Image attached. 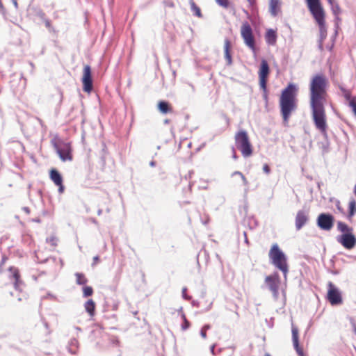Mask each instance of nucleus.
Returning <instances> with one entry per match:
<instances>
[{
  "mask_svg": "<svg viewBox=\"0 0 356 356\" xmlns=\"http://www.w3.org/2000/svg\"><path fill=\"white\" fill-rule=\"evenodd\" d=\"M86 311L90 316H93L95 313V302L92 299H89L84 304Z\"/></svg>",
  "mask_w": 356,
  "mask_h": 356,
  "instance_id": "nucleus-22",
  "label": "nucleus"
},
{
  "mask_svg": "<svg viewBox=\"0 0 356 356\" xmlns=\"http://www.w3.org/2000/svg\"><path fill=\"white\" fill-rule=\"evenodd\" d=\"M189 2L191 10L194 13V14L198 17H202V15L200 8L196 5L193 0H190Z\"/></svg>",
  "mask_w": 356,
  "mask_h": 356,
  "instance_id": "nucleus-26",
  "label": "nucleus"
},
{
  "mask_svg": "<svg viewBox=\"0 0 356 356\" xmlns=\"http://www.w3.org/2000/svg\"><path fill=\"white\" fill-rule=\"evenodd\" d=\"M157 108L163 114L173 113V107L171 104L165 101H160L158 102Z\"/></svg>",
  "mask_w": 356,
  "mask_h": 356,
  "instance_id": "nucleus-18",
  "label": "nucleus"
},
{
  "mask_svg": "<svg viewBox=\"0 0 356 356\" xmlns=\"http://www.w3.org/2000/svg\"><path fill=\"white\" fill-rule=\"evenodd\" d=\"M45 24H46V26H47V27H49V26H50V22H49V20H47V21L45 22Z\"/></svg>",
  "mask_w": 356,
  "mask_h": 356,
  "instance_id": "nucleus-37",
  "label": "nucleus"
},
{
  "mask_svg": "<svg viewBox=\"0 0 356 356\" xmlns=\"http://www.w3.org/2000/svg\"><path fill=\"white\" fill-rule=\"evenodd\" d=\"M354 192H355V194L356 195V184H355V188H354Z\"/></svg>",
  "mask_w": 356,
  "mask_h": 356,
  "instance_id": "nucleus-39",
  "label": "nucleus"
},
{
  "mask_svg": "<svg viewBox=\"0 0 356 356\" xmlns=\"http://www.w3.org/2000/svg\"><path fill=\"white\" fill-rule=\"evenodd\" d=\"M202 329H204V330H206V331H207L208 329H209V325H204V326L202 327Z\"/></svg>",
  "mask_w": 356,
  "mask_h": 356,
  "instance_id": "nucleus-38",
  "label": "nucleus"
},
{
  "mask_svg": "<svg viewBox=\"0 0 356 356\" xmlns=\"http://www.w3.org/2000/svg\"><path fill=\"white\" fill-rule=\"evenodd\" d=\"M49 178L53 183L58 187L59 193H63L65 191V186L63 185V179L60 172L55 168H52L49 170Z\"/></svg>",
  "mask_w": 356,
  "mask_h": 356,
  "instance_id": "nucleus-14",
  "label": "nucleus"
},
{
  "mask_svg": "<svg viewBox=\"0 0 356 356\" xmlns=\"http://www.w3.org/2000/svg\"><path fill=\"white\" fill-rule=\"evenodd\" d=\"M4 9L1 0H0V11H2Z\"/></svg>",
  "mask_w": 356,
  "mask_h": 356,
  "instance_id": "nucleus-36",
  "label": "nucleus"
},
{
  "mask_svg": "<svg viewBox=\"0 0 356 356\" xmlns=\"http://www.w3.org/2000/svg\"><path fill=\"white\" fill-rule=\"evenodd\" d=\"M308 8L321 29L325 26V12L320 0H306Z\"/></svg>",
  "mask_w": 356,
  "mask_h": 356,
  "instance_id": "nucleus-6",
  "label": "nucleus"
},
{
  "mask_svg": "<svg viewBox=\"0 0 356 356\" xmlns=\"http://www.w3.org/2000/svg\"><path fill=\"white\" fill-rule=\"evenodd\" d=\"M54 147L63 161H71L73 159L72 146L70 143H62L60 145L55 144Z\"/></svg>",
  "mask_w": 356,
  "mask_h": 356,
  "instance_id": "nucleus-9",
  "label": "nucleus"
},
{
  "mask_svg": "<svg viewBox=\"0 0 356 356\" xmlns=\"http://www.w3.org/2000/svg\"><path fill=\"white\" fill-rule=\"evenodd\" d=\"M330 3H332V0H327Z\"/></svg>",
  "mask_w": 356,
  "mask_h": 356,
  "instance_id": "nucleus-41",
  "label": "nucleus"
},
{
  "mask_svg": "<svg viewBox=\"0 0 356 356\" xmlns=\"http://www.w3.org/2000/svg\"><path fill=\"white\" fill-rule=\"evenodd\" d=\"M263 170L266 174L268 175L270 172V168L269 165L266 163L263 165Z\"/></svg>",
  "mask_w": 356,
  "mask_h": 356,
  "instance_id": "nucleus-31",
  "label": "nucleus"
},
{
  "mask_svg": "<svg viewBox=\"0 0 356 356\" xmlns=\"http://www.w3.org/2000/svg\"><path fill=\"white\" fill-rule=\"evenodd\" d=\"M329 80L323 74H314L309 84V107L316 129L324 138L327 137V118L325 111L330 97L327 90Z\"/></svg>",
  "mask_w": 356,
  "mask_h": 356,
  "instance_id": "nucleus-1",
  "label": "nucleus"
},
{
  "mask_svg": "<svg viewBox=\"0 0 356 356\" xmlns=\"http://www.w3.org/2000/svg\"><path fill=\"white\" fill-rule=\"evenodd\" d=\"M216 3L224 8H229L230 2L229 0H216Z\"/></svg>",
  "mask_w": 356,
  "mask_h": 356,
  "instance_id": "nucleus-29",
  "label": "nucleus"
},
{
  "mask_svg": "<svg viewBox=\"0 0 356 356\" xmlns=\"http://www.w3.org/2000/svg\"><path fill=\"white\" fill-rule=\"evenodd\" d=\"M231 42L229 39H226L224 42V51H225V58L227 60V63L228 65H232V55L230 53L231 50Z\"/></svg>",
  "mask_w": 356,
  "mask_h": 356,
  "instance_id": "nucleus-20",
  "label": "nucleus"
},
{
  "mask_svg": "<svg viewBox=\"0 0 356 356\" xmlns=\"http://www.w3.org/2000/svg\"><path fill=\"white\" fill-rule=\"evenodd\" d=\"M277 32L273 29L267 30L265 34V40L268 44L275 45L277 42Z\"/></svg>",
  "mask_w": 356,
  "mask_h": 356,
  "instance_id": "nucleus-19",
  "label": "nucleus"
},
{
  "mask_svg": "<svg viewBox=\"0 0 356 356\" xmlns=\"http://www.w3.org/2000/svg\"><path fill=\"white\" fill-rule=\"evenodd\" d=\"M268 256L272 264L286 275L288 272L286 258L277 243L271 246Z\"/></svg>",
  "mask_w": 356,
  "mask_h": 356,
  "instance_id": "nucleus-5",
  "label": "nucleus"
},
{
  "mask_svg": "<svg viewBox=\"0 0 356 356\" xmlns=\"http://www.w3.org/2000/svg\"><path fill=\"white\" fill-rule=\"evenodd\" d=\"M298 88L292 83H289L287 86L282 90L279 100V106L283 123L285 126L288 125L292 113L298 108Z\"/></svg>",
  "mask_w": 356,
  "mask_h": 356,
  "instance_id": "nucleus-2",
  "label": "nucleus"
},
{
  "mask_svg": "<svg viewBox=\"0 0 356 356\" xmlns=\"http://www.w3.org/2000/svg\"><path fill=\"white\" fill-rule=\"evenodd\" d=\"M328 290L327 299L332 305H340L343 302L341 292L338 288L331 282L327 284Z\"/></svg>",
  "mask_w": 356,
  "mask_h": 356,
  "instance_id": "nucleus-10",
  "label": "nucleus"
},
{
  "mask_svg": "<svg viewBox=\"0 0 356 356\" xmlns=\"http://www.w3.org/2000/svg\"><path fill=\"white\" fill-rule=\"evenodd\" d=\"M99 261V257L98 256H95L93 257V264L92 265L97 264Z\"/></svg>",
  "mask_w": 356,
  "mask_h": 356,
  "instance_id": "nucleus-33",
  "label": "nucleus"
},
{
  "mask_svg": "<svg viewBox=\"0 0 356 356\" xmlns=\"http://www.w3.org/2000/svg\"><path fill=\"white\" fill-rule=\"evenodd\" d=\"M241 35L245 45L249 47L253 53H256L255 39L252 29L248 22H243L241 26Z\"/></svg>",
  "mask_w": 356,
  "mask_h": 356,
  "instance_id": "nucleus-7",
  "label": "nucleus"
},
{
  "mask_svg": "<svg viewBox=\"0 0 356 356\" xmlns=\"http://www.w3.org/2000/svg\"><path fill=\"white\" fill-rule=\"evenodd\" d=\"M250 6L253 8L256 5L257 0H247Z\"/></svg>",
  "mask_w": 356,
  "mask_h": 356,
  "instance_id": "nucleus-32",
  "label": "nucleus"
},
{
  "mask_svg": "<svg viewBox=\"0 0 356 356\" xmlns=\"http://www.w3.org/2000/svg\"><path fill=\"white\" fill-rule=\"evenodd\" d=\"M282 2L280 0H270L269 12L273 17H276L281 13Z\"/></svg>",
  "mask_w": 356,
  "mask_h": 356,
  "instance_id": "nucleus-17",
  "label": "nucleus"
},
{
  "mask_svg": "<svg viewBox=\"0 0 356 356\" xmlns=\"http://www.w3.org/2000/svg\"><path fill=\"white\" fill-rule=\"evenodd\" d=\"M344 97L347 101H348V105L352 108L353 112L356 116V99L355 97L351 96L350 91L346 90L344 92Z\"/></svg>",
  "mask_w": 356,
  "mask_h": 356,
  "instance_id": "nucleus-21",
  "label": "nucleus"
},
{
  "mask_svg": "<svg viewBox=\"0 0 356 356\" xmlns=\"http://www.w3.org/2000/svg\"><path fill=\"white\" fill-rule=\"evenodd\" d=\"M348 208L349 213L348 218L349 220H350L356 213V201L355 200H352L349 202Z\"/></svg>",
  "mask_w": 356,
  "mask_h": 356,
  "instance_id": "nucleus-24",
  "label": "nucleus"
},
{
  "mask_svg": "<svg viewBox=\"0 0 356 356\" xmlns=\"http://www.w3.org/2000/svg\"><path fill=\"white\" fill-rule=\"evenodd\" d=\"M334 218L330 213H321L317 218V225L320 229L330 231L334 226Z\"/></svg>",
  "mask_w": 356,
  "mask_h": 356,
  "instance_id": "nucleus-11",
  "label": "nucleus"
},
{
  "mask_svg": "<svg viewBox=\"0 0 356 356\" xmlns=\"http://www.w3.org/2000/svg\"><path fill=\"white\" fill-rule=\"evenodd\" d=\"M234 175H240L243 179H245L244 175L241 172H235Z\"/></svg>",
  "mask_w": 356,
  "mask_h": 356,
  "instance_id": "nucleus-35",
  "label": "nucleus"
},
{
  "mask_svg": "<svg viewBox=\"0 0 356 356\" xmlns=\"http://www.w3.org/2000/svg\"><path fill=\"white\" fill-rule=\"evenodd\" d=\"M9 270L12 273L13 277L15 280V284L17 285L20 278L18 269L15 267H10Z\"/></svg>",
  "mask_w": 356,
  "mask_h": 356,
  "instance_id": "nucleus-27",
  "label": "nucleus"
},
{
  "mask_svg": "<svg viewBox=\"0 0 356 356\" xmlns=\"http://www.w3.org/2000/svg\"><path fill=\"white\" fill-rule=\"evenodd\" d=\"M201 336L204 339H205L207 337V331H206V330L202 329V330H201Z\"/></svg>",
  "mask_w": 356,
  "mask_h": 356,
  "instance_id": "nucleus-34",
  "label": "nucleus"
},
{
  "mask_svg": "<svg viewBox=\"0 0 356 356\" xmlns=\"http://www.w3.org/2000/svg\"><path fill=\"white\" fill-rule=\"evenodd\" d=\"M270 73V70L267 60L261 59L258 71V76L259 86L265 94L267 92V83Z\"/></svg>",
  "mask_w": 356,
  "mask_h": 356,
  "instance_id": "nucleus-8",
  "label": "nucleus"
},
{
  "mask_svg": "<svg viewBox=\"0 0 356 356\" xmlns=\"http://www.w3.org/2000/svg\"><path fill=\"white\" fill-rule=\"evenodd\" d=\"M82 83L83 90L90 92L92 90V79L91 68L88 65H85L83 67Z\"/></svg>",
  "mask_w": 356,
  "mask_h": 356,
  "instance_id": "nucleus-13",
  "label": "nucleus"
},
{
  "mask_svg": "<svg viewBox=\"0 0 356 356\" xmlns=\"http://www.w3.org/2000/svg\"><path fill=\"white\" fill-rule=\"evenodd\" d=\"M264 356H271V355L268 353H266Z\"/></svg>",
  "mask_w": 356,
  "mask_h": 356,
  "instance_id": "nucleus-40",
  "label": "nucleus"
},
{
  "mask_svg": "<svg viewBox=\"0 0 356 356\" xmlns=\"http://www.w3.org/2000/svg\"><path fill=\"white\" fill-rule=\"evenodd\" d=\"M235 144L244 157H249L253 153V147L248 133L244 130L238 131L234 136Z\"/></svg>",
  "mask_w": 356,
  "mask_h": 356,
  "instance_id": "nucleus-4",
  "label": "nucleus"
},
{
  "mask_svg": "<svg viewBox=\"0 0 356 356\" xmlns=\"http://www.w3.org/2000/svg\"><path fill=\"white\" fill-rule=\"evenodd\" d=\"M93 293V289L91 286H86L83 288V295L84 297H88Z\"/></svg>",
  "mask_w": 356,
  "mask_h": 356,
  "instance_id": "nucleus-28",
  "label": "nucleus"
},
{
  "mask_svg": "<svg viewBox=\"0 0 356 356\" xmlns=\"http://www.w3.org/2000/svg\"><path fill=\"white\" fill-rule=\"evenodd\" d=\"M265 282L272 292L273 296L277 298L279 293V286L280 284L279 275L275 273L273 275L266 276L265 278Z\"/></svg>",
  "mask_w": 356,
  "mask_h": 356,
  "instance_id": "nucleus-12",
  "label": "nucleus"
},
{
  "mask_svg": "<svg viewBox=\"0 0 356 356\" xmlns=\"http://www.w3.org/2000/svg\"><path fill=\"white\" fill-rule=\"evenodd\" d=\"M6 258H3V262H5Z\"/></svg>",
  "mask_w": 356,
  "mask_h": 356,
  "instance_id": "nucleus-42",
  "label": "nucleus"
},
{
  "mask_svg": "<svg viewBox=\"0 0 356 356\" xmlns=\"http://www.w3.org/2000/svg\"><path fill=\"white\" fill-rule=\"evenodd\" d=\"M337 230L341 233V235L337 237V241L346 249H353L356 245V237L353 228L342 221L337 222Z\"/></svg>",
  "mask_w": 356,
  "mask_h": 356,
  "instance_id": "nucleus-3",
  "label": "nucleus"
},
{
  "mask_svg": "<svg viewBox=\"0 0 356 356\" xmlns=\"http://www.w3.org/2000/svg\"><path fill=\"white\" fill-rule=\"evenodd\" d=\"M58 242L59 238L55 234H51L46 238V243L53 248H55L58 246Z\"/></svg>",
  "mask_w": 356,
  "mask_h": 356,
  "instance_id": "nucleus-23",
  "label": "nucleus"
},
{
  "mask_svg": "<svg viewBox=\"0 0 356 356\" xmlns=\"http://www.w3.org/2000/svg\"><path fill=\"white\" fill-rule=\"evenodd\" d=\"M308 220V216L306 211H298L296 217V227L298 230L300 229Z\"/></svg>",
  "mask_w": 356,
  "mask_h": 356,
  "instance_id": "nucleus-16",
  "label": "nucleus"
},
{
  "mask_svg": "<svg viewBox=\"0 0 356 356\" xmlns=\"http://www.w3.org/2000/svg\"><path fill=\"white\" fill-rule=\"evenodd\" d=\"M182 318H183V324L181 325V327H182V330H186V329H188L189 327H190V323L189 321L186 319L185 315H182Z\"/></svg>",
  "mask_w": 356,
  "mask_h": 356,
  "instance_id": "nucleus-30",
  "label": "nucleus"
},
{
  "mask_svg": "<svg viewBox=\"0 0 356 356\" xmlns=\"http://www.w3.org/2000/svg\"><path fill=\"white\" fill-rule=\"evenodd\" d=\"M292 341L293 347L298 355V356H305L302 347L299 345V330L296 326L292 325Z\"/></svg>",
  "mask_w": 356,
  "mask_h": 356,
  "instance_id": "nucleus-15",
  "label": "nucleus"
},
{
  "mask_svg": "<svg viewBox=\"0 0 356 356\" xmlns=\"http://www.w3.org/2000/svg\"><path fill=\"white\" fill-rule=\"evenodd\" d=\"M76 282L79 285H84L87 283L88 280L85 275L81 273H75Z\"/></svg>",
  "mask_w": 356,
  "mask_h": 356,
  "instance_id": "nucleus-25",
  "label": "nucleus"
}]
</instances>
